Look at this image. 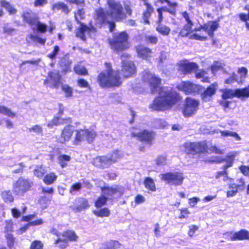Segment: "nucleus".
Returning <instances> with one entry per match:
<instances>
[{"label":"nucleus","instance_id":"obj_1","mask_svg":"<svg viewBox=\"0 0 249 249\" xmlns=\"http://www.w3.org/2000/svg\"><path fill=\"white\" fill-rule=\"evenodd\" d=\"M143 83H147L150 91L155 93L159 90V95L156 96L150 105V108L155 111H164L170 109L182 100L179 93L173 89H166L161 86L162 79L151 72L144 71L142 76Z\"/></svg>","mask_w":249,"mask_h":249},{"label":"nucleus","instance_id":"obj_2","mask_svg":"<svg viewBox=\"0 0 249 249\" xmlns=\"http://www.w3.org/2000/svg\"><path fill=\"white\" fill-rule=\"evenodd\" d=\"M106 71H101L97 77V81L102 88L119 87L123 83L119 71L113 74L112 64L109 62L104 63Z\"/></svg>","mask_w":249,"mask_h":249},{"label":"nucleus","instance_id":"obj_3","mask_svg":"<svg viewBox=\"0 0 249 249\" xmlns=\"http://www.w3.org/2000/svg\"><path fill=\"white\" fill-rule=\"evenodd\" d=\"M129 35L126 31H122L113 34L112 37L108 39L110 48L119 53L128 50L130 46Z\"/></svg>","mask_w":249,"mask_h":249},{"label":"nucleus","instance_id":"obj_4","mask_svg":"<svg viewBox=\"0 0 249 249\" xmlns=\"http://www.w3.org/2000/svg\"><path fill=\"white\" fill-rule=\"evenodd\" d=\"M110 15L108 11L103 7H98L95 9L93 18L95 24L98 27L101 28L104 25L107 24L110 32H112L116 27L115 22L109 20Z\"/></svg>","mask_w":249,"mask_h":249},{"label":"nucleus","instance_id":"obj_5","mask_svg":"<svg viewBox=\"0 0 249 249\" xmlns=\"http://www.w3.org/2000/svg\"><path fill=\"white\" fill-rule=\"evenodd\" d=\"M121 158V156L117 150L112 152L109 157L106 155L98 156L93 159L92 164L100 169L109 168Z\"/></svg>","mask_w":249,"mask_h":249},{"label":"nucleus","instance_id":"obj_6","mask_svg":"<svg viewBox=\"0 0 249 249\" xmlns=\"http://www.w3.org/2000/svg\"><path fill=\"white\" fill-rule=\"evenodd\" d=\"M184 152L188 155H200L208 152V145L206 141L186 142L183 144Z\"/></svg>","mask_w":249,"mask_h":249},{"label":"nucleus","instance_id":"obj_7","mask_svg":"<svg viewBox=\"0 0 249 249\" xmlns=\"http://www.w3.org/2000/svg\"><path fill=\"white\" fill-rule=\"evenodd\" d=\"M107 4L110 17L113 18L116 21H122L126 18V14L124 13V8L120 2L114 0H107Z\"/></svg>","mask_w":249,"mask_h":249},{"label":"nucleus","instance_id":"obj_8","mask_svg":"<svg viewBox=\"0 0 249 249\" xmlns=\"http://www.w3.org/2000/svg\"><path fill=\"white\" fill-rule=\"evenodd\" d=\"M222 92V99L227 100L232 99L234 97L238 98H244L249 97V85L242 89H220Z\"/></svg>","mask_w":249,"mask_h":249},{"label":"nucleus","instance_id":"obj_9","mask_svg":"<svg viewBox=\"0 0 249 249\" xmlns=\"http://www.w3.org/2000/svg\"><path fill=\"white\" fill-rule=\"evenodd\" d=\"M235 159V156L233 155H228L225 158H219L216 162L217 163H221L226 162V163L223 166L222 169V171L216 172L215 178L216 179H218L221 177H224V181L229 180L230 181L234 180L233 178H229L228 177V168L232 166Z\"/></svg>","mask_w":249,"mask_h":249},{"label":"nucleus","instance_id":"obj_10","mask_svg":"<svg viewBox=\"0 0 249 249\" xmlns=\"http://www.w3.org/2000/svg\"><path fill=\"white\" fill-rule=\"evenodd\" d=\"M130 136L132 138H136L138 141L143 144L150 146L154 143L156 133L154 131L144 129L138 133L132 132Z\"/></svg>","mask_w":249,"mask_h":249},{"label":"nucleus","instance_id":"obj_11","mask_svg":"<svg viewBox=\"0 0 249 249\" xmlns=\"http://www.w3.org/2000/svg\"><path fill=\"white\" fill-rule=\"evenodd\" d=\"M33 184L30 180L19 177L13 185V191L17 195L23 196L31 189Z\"/></svg>","mask_w":249,"mask_h":249},{"label":"nucleus","instance_id":"obj_12","mask_svg":"<svg viewBox=\"0 0 249 249\" xmlns=\"http://www.w3.org/2000/svg\"><path fill=\"white\" fill-rule=\"evenodd\" d=\"M184 178L183 173L180 172H168L160 174L161 180L171 185H181Z\"/></svg>","mask_w":249,"mask_h":249},{"label":"nucleus","instance_id":"obj_13","mask_svg":"<svg viewBox=\"0 0 249 249\" xmlns=\"http://www.w3.org/2000/svg\"><path fill=\"white\" fill-rule=\"evenodd\" d=\"M199 102L198 100L187 97L185 99L184 104L182 108V113L186 118L194 115L198 109Z\"/></svg>","mask_w":249,"mask_h":249},{"label":"nucleus","instance_id":"obj_14","mask_svg":"<svg viewBox=\"0 0 249 249\" xmlns=\"http://www.w3.org/2000/svg\"><path fill=\"white\" fill-rule=\"evenodd\" d=\"M177 89L186 95L199 94L203 89V87L189 81H182L177 86Z\"/></svg>","mask_w":249,"mask_h":249},{"label":"nucleus","instance_id":"obj_15","mask_svg":"<svg viewBox=\"0 0 249 249\" xmlns=\"http://www.w3.org/2000/svg\"><path fill=\"white\" fill-rule=\"evenodd\" d=\"M137 67L134 62L130 60H123L121 62V78L128 79L135 76Z\"/></svg>","mask_w":249,"mask_h":249},{"label":"nucleus","instance_id":"obj_16","mask_svg":"<svg viewBox=\"0 0 249 249\" xmlns=\"http://www.w3.org/2000/svg\"><path fill=\"white\" fill-rule=\"evenodd\" d=\"M101 191L108 198L111 199L116 195L117 198L121 197L124 193V187L119 185L112 186H104L100 188Z\"/></svg>","mask_w":249,"mask_h":249},{"label":"nucleus","instance_id":"obj_17","mask_svg":"<svg viewBox=\"0 0 249 249\" xmlns=\"http://www.w3.org/2000/svg\"><path fill=\"white\" fill-rule=\"evenodd\" d=\"M245 185L246 182L243 178L237 179L235 183L233 182V181H230L228 185L229 190L226 192L227 196L232 197L238 192L243 191L245 188Z\"/></svg>","mask_w":249,"mask_h":249},{"label":"nucleus","instance_id":"obj_18","mask_svg":"<svg viewBox=\"0 0 249 249\" xmlns=\"http://www.w3.org/2000/svg\"><path fill=\"white\" fill-rule=\"evenodd\" d=\"M61 78L59 71H51L48 72L47 77L44 80L43 83L44 85H49L52 83L49 86L50 88L58 89L61 84Z\"/></svg>","mask_w":249,"mask_h":249},{"label":"nucleus","instance_id":"obj_19","mask_svg":"<svg viewBox=\"0 0 249 249\" xmlns=\"http://www.w3.org/2000/svg\"><path fill=\"white\" fill-rule=\"evenodd\" d=\"M219 20L209 21L203 25H201L199 27L195 29V31H200L203 30L207 33L210 38H213L214 32L219 27Z\"/></svg>","mask_w":249,"mask_h":249},{"label":"nucleus","instance_id":"obj_20","mask_svg":"<svg viewBox=\"0 0 249 249\" xmlns=\"http://www.w3.org/2000/svg\"><path fill=\"white\" fill-rule=\"evenodd\" d=\"M137 55L139 58L146 61H149L153 56V52L151 49L142 44L135 46Z\"/></svg>","mask_w":249,"mask_h":249},{"label":"nucleus","instance_id":"obj_21","mask_svg":"<svg viewBox=\"0 0 249 249\" xmlns=\"http://www.w3.org/2000/svg\"><path fill=\"white\" fill-rule=\"evenodd\" d=\"M74 132L73 126L71 124L66 125L61 130L60 135L57 139L58 143L65 144L71 140Z\"/></svg>","mask_w":249,"mask_h":249},{"label":"nucleus","instance_id":"obj_22","mask_svg":"<svg viewBox=\"0 0 249 249\" xmlns=\"http://www.w3.org/2000/svg\"><path fill=\"white\" fill-rule=\"evenodd\" d=\"M72 61L70 58L69 54L66 53L59 59L58 66L61 70V72L67 73L71 71Z\"/></svg>","mask_w":249,"mask_h":249},{"label":"nucleus","instance_id":"obj_23","mask_svg":"<svg viewBox=\"0 0 249 249\" xmlns=\"http://www.w3.org/2000/svg\"><path fill=\"white\" fill-rule=\"evenodd\" d=\"M89 205L88 200L84 197H77L74 201L71 209L74 212H79L89 208Z\"/></svg>","mask_w":249,"mask_h":249},{"label":"nucleus","instance_id":"obj_24","mask_svg":"<svg viewBox=\"0 0 249 249\" xmlns=\"http://www.w3.org/2000/svg\"><path fill=\"white\" fill-rule=\"evenodd\" d=\"M75 20L79 24V26L75 30L76 36L83 41H86L87 38L85 34L86 32L89 33L91 31V28L79 21L76 16H75Z\"/></svg>","mask_w":249,"mask_h":249},{"label":"nucleus","instance_id":"obj_25","mask_svg":"<svg viewBox=\"0 0 249 249\" xmlns=\"http://www.w3.org/2000/svg\"><path fill=\"white\" fill-rule=\"evenodd\" d=\"M198 65L196 62H184L179 64V70L183 74H188L197 71Z\"/></svg>","mask_w":249,"mask_h":249},{"label":"nucleus","instance_id":"obj_26","mask_svg":"<svg viewBox=\"0 0 249 249\" xmlns=\"http://www.w3.org/2000/svg\"><path fill=\"white\" fill-rule=\"evenodd\" d=\"M217 87V82H214L208 86L201 94L202 100L205 102L210 101L212 96L215 94Z\"/></svg>","mask_w":249,"mask_h":249},{"label":"nucleus","instance_id":"obj_27","mask_svg":"<svg viewBox=\"0 0 249 249\" xmlns=\"http://www.w3.org/2000/svg\"><path fill=\"white\" fill-rule=\"evenodd\" d=\"M72 119L71 117L61 118L59 116H54L47 124L48 127L52 128L54 126L62 125L66 123H71Z\"/></svg>","mask_w":249,"mask_h":249},{"label":"nucleus","instance_id":"obj_28","mask_svg":"<svg viewBox=\"0 0 249 249\" xmlns=\"http://www.w3.org/2000/svg\"><path fill=\"white\" fill-rule=\"evenodd\" d=\"M21 17L23 21L31 26H35L39 19L36 15L29 11L23 12Z\"/></svg>","mask_w":249,"mask_h":249},{"label":"nucleus","instance_id":"obj_29","mask_svg":"<svg viewBox=\"0 0 249 249\" xmlns=\"http://www.w3.org/2000/svg\"><path fill=\"white\" fill-rule=\"evenodd\" d=\"M231 241H243L249 240V231L246 229L240 230L234 232L230 236Z\"/></svg>","mask_w":249,"mask_h":249},{"label":"nucleus","instance_id":"obj_30","mask_svg":"<svg viewBox=\"0 0 249 249\" xmlns=\"http://www.w3.org/2000/svg\"><path fill=\"white\" fill-rule=\"evenodd\" d=\"M54 234L57 237L61 236L64 239H66L67 241H76L78 239V236L76 234L75 232L72 230H67L64 231L61 233L57 232L54 233Z\"/></svg>","mask_w":249,"mask_h":249},{"label":"nucleus","instance_id":"obj_31","mask_svg":"<svg viewBox=\"0 0 249 249\" xmlns=\"http://www.w3.org/2000/svg\"><path fill=\"white\" fill-rule=\"evenodd\" d=\"M145 10L142 12V19L145 24H150L149 18L154 12V8L150 3H145Z\"/></svg>","mask_w":249,"mask_h":249},{"label":"nucleus","instance_id":"obj_32","mask_svg":"<svg viewBox=\"0 0 249 249\" xmlns=\"http://www.w3.org/2000/svg\"><path fill=\"white\" fill-rule=\"evenodd\" d=\"M53 10H60L62 13L68 14L71 10L68 5L63 2L59 1L54 3L52 7Z\"/></svg>","mask_w":249,"mask_h":249},{"label":"nucleus","instance_id":"obj_33","mask_svg":"<svg viewBox=\"0 0 249 249\" xmlns=\"http://www.w3.org/2000/svg\"><path fill=\"white\" fill-rule=\"evenodd\" d=\"M85 138V129H79L75 130V134L74 139L72 141V144L74 145L80 144L81 142L84 140Z\"/></svg>","mask_w":249,"mask_h":249},{"label":"nucleus","instance_id":"obj_34","mask_svg":"<svg viewBox=\"0 0 249 249\" xmlns=\"http://www.w3.org/2000/svg\"><path fill=\"white\" fill-rule=\"evenodd\" d=\"M0 5L4 8L9 15H15L17 12L16 8L6 0H0Z\"/></svg>","mask_w":249,"mask_h":249},{"label":"nucleus","instance_id":"obj_35","mask_svg":"<svg viewBox=\"0 0 249 249\" xmlns=\"http://www.w3.org/2000/svg\"><path fill=\"white\" fill-rule=\"evenodd\" d=\"M194 24H185L180 30L178 33V36L184 37L188 36L193 32V26Z\"/></svg>","mask_w":249,"mask_h":249},{"label":"nucleus","instance_id":"obj_36","mask_svg":"<svg viewBox=\"0 0 249 249\" xmlns=\"http://www.w3.org/2000/svg\"><path fill=\"white\" fill-rule=\"evenodd\" d=\"M57 176L53 172H51L45 175L42 180L46 185H51L57 179Z\"/></svg>","mask_w":249,"mask_h":249},{"label":"nucleus","instance_id":"obj_37","mask_svg":"<svg viewBox=\"0 0 249 249\" xmlns=\"http://www.w3.org/2000/svg\"><path fill=\"white\" fill-rule=\"evenodd\" d=\"M143 184L146 189L152 192L156 191V186L154 180L150 177H145L143 179Z\"/></svg>","mask_w":249,"mask_h":249},{"label":"nucleus","instance_id":"obj_38","mask_svg":"<svg viewBox=\"0 0 249 249\" xmlns=\"http://www.w3.org/2000/svg\"><path fill=\"white\" fill-rule=\"evenodd\" d=\"M92 213L97 217H108L110 214V211L107 207H101L99 209L93 210Z\"/></svg>","mask_w":249,"mask_h":249},{"label":"nucleus","instance_id":"obj_39","mask_svg":"<svg viewBox=\"0 0 249 249\" xmlns=\"http://www.w3.org/2000/svg\"><path fill=\"white\" fill-rule=\"evenodd\" d=\"M120 246L121 244L118 241L111 240L106 242L100 249H117Z\"/></svg>","mask_w":249,"mask_h":249},{"label":"nucleus","instance_id":"obj_40","mask_svg":"<svg viewBox=\"0 0 249 249\" xmlns=\"http://www.w3.org/2000/svg\"><path fill=\"white\" fill-rule=\"evenodd\" d=\"M46 171L42 165H37L33 170L34 175L39 179L43 178Z\"/></svg>","mask_w":249,"mask_h":249},{"label":"nucleus","instance_id":"obj_41","mask_svg":"<svg viewBox=\"0 0 249 249\" xmlns=\"http://www.w3.org/2000/svg\"><path fill=\"white\" fill-rule=\"evenodd\" d=\"M1 197L5 203H12L14 200V197L10 190H5L1 192Z\"/></svg>","mask_w":249,"mask_h":249},{"label":"nucleus","instance_id":"obj_42","mask_svg":"<svg viewBox=\"0 0 249 249\" xmlns=\"http://www.w3.org/2000/svg\"><path fill=\"white\" fill-rule=\"evenodd\" d=\"M74 72L79 75L86 76L89 75V72L87 68L80 64L75 65L73 67Z\"/></svg>","mask_w":249,"mask_h":249},{"label":"nucleus","instance_id":"obj_43","mask_svg":"<svg viewBox=\"0 0 249 249\" xmlns=\"http://www.w3.org/2000/svg\"><path fill=\"white\" fill-rule=\"evenodd\" d=\"M108 198L104 195L98 196L94 201V206L97 208H100L106 205Z\"/></svg>","mask_w":249,"mask_h":249},{"label":"nucleus","instance_id":"obj_44","mask_svg":"<svg viewBox=\"0 0 249 249\" xmlns=\"http://www.w3.org/2000/svg\"><path fill=\"white\" fill-rule=\"evenodd\" d=\"M84 129L85 137H86V140L89 143H92L97 135L96 132L93 130H90L88 129Z\"/></svg>","mask_w":249,"mask_h":249},{"label":"nucleus","instance_id":"obj_45","mask_svg":"<svg viewBox=\"0 0 249 249\" xmlns=\"http://www.w3.org/2000/svg\"><path fill=\"white\" fill-rule=\"evenodd\" d=\"M54 244L59 249H65L69 245L68 242L66 239L60 238L58 236L57 239L55 240Z\"/></svg>","mask_w":249,"mask_h":249},{"label":"nucleus","instance_id":"obj_46","mask_svg":"<svg viewBox=\"0 0 249 249\" xmlns=\"http://www.w3.org/2000/svg\"><path fill=\"white\" fill-rule=\"evenodd\" d=\"M178 6V3H176L175 6H169V8L166 6H161L159 7L161 11L163 12H168L171 15L175 16L177 14V7Z\"/></svg>","mask_w":249,"mask_h":249},{"label":"nucleus","instance_id":"obj_47","mask_svg":"<svg viewBox=\"0 0 249 249\" xmlns=\"http://www.w3.org/2000/svg\"><path fill=\"white\" fill-rule=\"evenodd\" d=\"M0 114L7 116L9 117L14 118L16 116V113L5 106L0 105Z\"/></svg>","mask_w":249,"mask_h":249},{"label":"nucleus","instance_id":"obj_48","mask_svg":"<svg viewBox=\"0 0 249 249\" xmlns=\"http://www.w3.org/2000/svg\"><path fill=\"white\" fill-rule=\"evenodd\" d=\"M156 31L163 36H168L170 33L171 29L166 25H160L156 27Z\"/></svg>","mask_w":249,"mask_h":249},{"label":"nucleus","instance_id":"obj_49","mask_svg":"<svg viewBox=\"0 0 249 249\" xmlns=\"http://www.w3.org/2000/svg\"><path fill=\"white\" fill-rule=\"evenodd\" d=\"M59 163L62 168L67 166V161H69L71 158L70 156L67 155H60L58 158Z\"/></svg>","mask_w":249,"mask_h":249},{"label":"nucleus","instance_id":"obj_50","mask_svg":"<svg viewBox=\"0 0 249 249\" xmlns=\"http://www.w3.org/2000/svg\"><path fill=\"white\" fill-rule=\"evenodd\" d=\"M221 135L223 137H226L231 136L234 138L237 141H240L241 137L235 132H231L229 130H223L220 131Z\"/></svg>","mask_w":249,"mask_h":249},{"label":"nucleus","instance_id":"obj_51","mask_svg":"<svg viewBox=\"0 0 249 249\" xmlns=\"http://www.w3.org/2000/svg\"><path fill=\"white\" fill-rule=\"evenodd\" d=\"M180 213L178 218L180 219H187L189 217V215L191 213V212L187 208L184 207L179 210Z\"/></svg>","mask_w":249,"mask_h":249},{"label":"nucleus","instance_id":"obj_52","mask_svg":"<svg viewBox=\"0 0 249 249\" xmlns=\"http://www.w3.org/2000/svg\"><path fill=\"white\" fill-rule=\"evenodd\" d=\"M44 245L43 243L38 240H34L30 244V249H43Z\"/></svg>","mask_w":249,"mask_h":249},{"label":"nucleus","instance_id":"obj_53","mask_svg":"<svg viewBox=\"0 0 249 249\" xmlns=\"http://www.w3.org/2000/svg\"><path fill=\"white\" fill-rule=\"evenodd\" d=\"M35 26H36L37 31L39 33H44L47 30V26L45 24L40 22L39 19Z\"/></svg>","mask_w":249,"mask_h":249},{"label":"nucleus","instance_id":"obj_54","mask_svg":"<svg viewBox=\"0 0 249 249\" xmlns=\"http://www.w3.org/2000/svg\"><path fill=\"white\" fill-rule=\"evenodd\" d=\"M145 41L147 44H156L158 42V38L155 36L147 35L145 36Z\"/></svg>","mask_w":249,"mask_h":249},{"label":"nucleus","instance_id":"obj_55","mask_svg":"<svg viewBox=\"0 0 249 249\" xmlns=\"http://www.w3.org/2000/svg\"><path fill=\"white\" fill-rule=\"evenodd\" d=\"M5 226L4 227L5 232H11L13 231L14 223L12 220H6L5 221Z\"/></svg>","mask_w":249,"mask_h":249},{"label":"nucleus","instance_id":"obj_56","mask_svg":"<svg viewBox=\"0 0 249 249\" xmlns=\"http://www.w3.org/2000/svg\"><path fill=\"white\" fill-rule=\"evenodd\" d=\"M76 82L78 86L81 88H90V86L88 82L83 78H78Z\"/></svg>","mask_w":249,"mask_h":249},{"label":"nucleus","instance_id":"obj_57","mask_svg":"<svg viewBox=\"0 0 249 249\" xmlns=\"http://www.w3.org/2000/svg\"><path fill=\"white\" fill-rule=\"evenodd\" d=\"M59 47L57 45H55L53 47V51L47 54V56L50 59L53 60L56 58L57 54L59 52Z\"/></svg>","mask_w":249,"mask_h":249},{"label":"nucleus","instance_id":"obj_58","mask_svg":"<svg viewBox=\"0 0 249 249\" xmlns=\"http://www.w3.org/2000/svg\"><path fill=\"white\" fill-rule=\"evenodd\" d=\"M221 69H222V66L218 61H214L211 66L212 72L213 74Z\"/></svg>","mask_w":249,"mask_h":249},{"label":"nucleus","instance_id":"obj_59","mask_svg":"<svg viewBox=\"0 0 249 249\" xmlns=\"http://www.w3.org/2000/svg\"><path fill=\"white\" fill-rule=\"evenodd\" d=\"M237 75L234 72H233L229 77L225 80L224 83L226 84H231L237 81Z\"/></svg>","mask_w":249,"mask_h":249},{"label":"nucleus","instance_id":"obj_60","mask_svg":"<svg viewBox=\"0 0 249 249\" xmlns=\"http://www.w3.org/2000/svg\"><path fill=\"white\" fill-rule=\"evenodd\" d=\"M62 90L65 92L67 97H70L72 95V89L68 85L62 86Z\"/></svg>","mask_w":249,"mask_h":249},{"label":"nucleus","instance_id":"obj_61","mask_svg":"<svg viewBox=\"0 0 249 249\" xmlns=\"http://www.w3.org/2000/svg\"><path fill=\"white\" fill-rule=\"evenodd\" d=\"M156 127L157 128H165L168 124L167 122L161 119H157L156 120Z\"/></svg>","mask_w":249,"mask_h":249},{"label":"nucleus","instance_id":"obj_62","mask_svg":"<svg viewBox=\"0 0 249 249\" xmlns=\"http://www.w3.org/2000/svg\"><path fill=\"white\" fill-rule=\"evenodd\" d=\"M82 188V184L80 182H76L73 184L70 187L69 192L71 194L75 191H78Z\"/></svg>","mask_w":249,"mask_h":249},{"label":"nucleus","instance_id":"obj_63","mask_svg":"<svg viewBox=\"0 0 249 249\" xmlns=\"http://www.w3.org/2000/svg\"><path fill=\"white\" fill-rule=\"evenodd\" d=\"M190 38L203 41L207 40L208 39V37L204 36H200L196 33H195L190 36Z\"/></svg>","mask_w":249,"mask_h":249},{"label":"nucleus","instance_id":"obj_64","mask_svg":"<svg viewBox=\"0 0 249 249\" xmlns=\"http://www.w3.org/2000/svg\"><path fill=\"white\" fill-rule=\"evenodd\" d=\"M199 229L198 226L193 225L189 227V229L188 231V235L190 237H192L194 236L195 232Z\"/></svg>","mask_w":249,"mask_h":249}]
</instances>
